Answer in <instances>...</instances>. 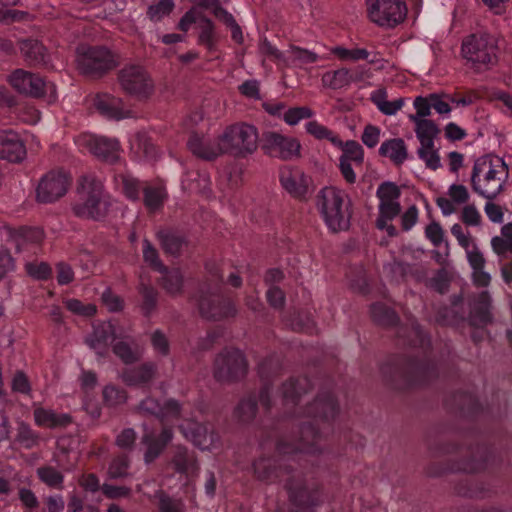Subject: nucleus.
<instances>
[{"mask_svg":"<svg viewBox=\"0 0 512 512\" xmlns=\"http://www.w3.org/2000/svg\"><path fill=\"white\" fill-rule=\"evenodd\" d=\"M210 281L202 290L198 302L201 316L208 320L220 321L237 315L235 303L229 297L219 294V285L223 282V276L217 271L211 274Z\"/></svg>","mask_w":512,"mask_h":512,"instance_id":"obj_6","label":"nucleus"},{"mask_svg":"<svg viewBox=\"0 0 512 512\" xmlns=\"http://www.w3.org/2000/svg\"><path fill=\"white\" fill-rule=\"evenodd\" d=\"M255 475L258 479L263 481H273L274 479H284L290 475V470L279 468L276 470L273 468L272 459L270 458H260L256 460L253 464Z\"/></svg>","mask_w":512,"mask_h":512,"instance_id":"obj_32","label":"nucleus"},{"mask_svg":"<svg viewBox=\"0 0 512 512\" xmlns=\"http://www.w3.org/2000/svg\"><path fill=\"white\" fill-rule=\"evenodd\" d=\"M52 461L56 464V468L60 471L71 472L75 469L76 463L71 460L69 451L64 447H59L57 451L54 452Z\"/></svg>","mask_w":512,"mask_h":512,"instance_id":"obj_55","label":"nucleus"},{"mask_svg":"<svg viewBox=\"0 0 512 512\" xmlns=\"http://www.w3.org/2000/svg\"><path fill=\"white\" fill-rule=\"evenodd\" d=\"M94 106L108 118L119 120L130 116V111L124 107L122 99L110 94H98L94 99Z\"/></svg>","mask_w":512,"mask_h":512,"instance_id":"obj_25","label":"nucleus"},{"mask_svg":"<svg viewBox=\"0 0 512 512\" xmlns=\"http://www.w3.org/2000/svg\"><path fill=\"white\" fill-rule=\"evenodd\" d=\"M37 477L46 486L61 490L63 489L64 474L52 465H42L36 470Z\"/></svg>","mask_w":512,"mask_h":512,"instance_id":"obj_36","label":"nucleus"},{"mask_svg":"<svg viewBox=\"0 0 512 512\" xmlns=\"http://www.w3.org/2000/svg\"><path fill=\"white\" fill-rule=\"evenodd\" d=\"M384 378L397 389L428 381L435 374L432 363L418 360H401L381 367Z\"/></svg>","mask_w":512,"mask_h":512,"instance_id":"obj_4","label":"nucleus"},{"mask_svg":"<svg viewBox=\"0 0 512 512\" xmlns=\"http://www.w3.org/2000/svg\"><path fill=\"white\" fill-rule=\"evenodd\" d=\"M143 259L154 270L159 272L166 271V266L160 260L158 251L148 239L143 240Z\"/></svg>","mask_w":512,"mask_h":512,"instance_id":"obj_51","label":"nucleus"},{"mask_svg":"<svg viewBox=\"0 0 512 512\" xmlns=\"http://www.w3.org/2000/svg\"><path fill=\"white\" fill-rule=\"evenodd\" d=\"M490 308L491 298L487 291L481 292L470 307L467 321L469 326L476 330L471 334L472 340L475 343L483 339V332L479 333L478 330H483L487 325L493 322Z\"/></svg>","mask_w":512,"mask_h":512,"instance_id":"obj_17","label":"nucleus"},{"mask_svg":"<svg viewBox=\"0 0 512 512\" xmlns=\"http://www.w3.org/2000/svg\"><path fill=\"white\" fill-rule=\"evenodd\" d=\"M113 353L126 365L138 362L142 358V352L132 337L117 339L112 346Z\"/></svg>","mask_w":512,"mask_h":512,"instance_id":"obj_28","label":"nucleus"},{"mask_svg":"<svg viewBox=\"0 0 512 512\" xmlns=\"http://www.w3.org/2000/svg\"><path fill=\"white\" fill-rule=\"evenodd\" d=\"M415 124V133L420 145L431 146L434 139L440 132L438 126L432 120H421L413 122Z\"/></svg>","mask_w":512,"mask_h":512,"instance_id":"obj_37","label":"nucleus"},{"mask_svg":"<svg viewBox=\"0 0 512 512\" xmlns=\"http://www.w3.org/2000/svg\"><path fill=\"white\" fill-rule=\"evenodd\" d=\"M257 413V401L254 397L249 396L240 401L235 409V416L243 423L252 421Z\"/></svg>","mask_w":512,"mask_h":512,"instance_id":"obj_44","label":"nucleus"},{"mask_svg":"<svg viewBox=\"0 0 512 512\" xmlns=\"http://www.w3.org/2000/svg\"><path fill=\"white\" fill-rule=\"evenodd\" d=\"M163 277L161 278V286L170 295H179L182 293L183 288V274L177 269L169 270L166 267V271L161 272Z\"/></svg>","mask_w":512,"mask_h":512,"instance_id":"obj_38","label":"nucleus"},{"mask_svg":"<svg viewBox=\"0 0 512 512\" xmlns=\"http://www.w3.org/2000/svg\"><path fill=\"white\" fill-rule=\"evenodd\" d=\"M187 147L195 157L205 161H214L224 155L219 135L212 140L193 132L188 138Z\"/></svg>","mask_w":512,"mask_h":512,"instance_id":"obj_20","label":"nucleus"},{"mask_svg":"<svg viewBox=\"0 0 512 512\" xmlns=\"http://www.w3.org/2000/svg\"><path fill=\"white\" fill-rule=\"evenodd\" d=\"M414 107L416 114L409 115V119L412 122L426 120L425 117L431 114L432 102L430 96L428 98L418 96L414 100Z\"/></svg>","mask_w":512,"mask_h":512,"instance_id":"obj_56","label":"nucleus"},{"mask_svg":"<svg viewBox=\"0 0 512 512\" xmlns=\"http://www.w3.org/2000/svg\"><path fill=\"white\" fill-rule=\"evenodd\" d=\"M137 411L144 416H154L159 419L161 412V403L152 397H147L142 400L137 406Z\"/></svg>","mask_w":512,"mask_h":512,"instance_id":"obj_61","label":"nucleus"},{"mask_svg":"<svg viewBox=\"0 0 512 512\" xmlns=\"http://www.w3.org/2000/svg\"><path fill=\"white\" fill-rule=\"evenodd\" d=\"M372 319L382 326H393L398 322L397 314L384 304L376 303L371 306Z\"/></svg>","mask_w":512,"mask_h":512,"instance_id":"obj_40","label":"nucleus"},{"mask_svg":"<svg viewBox=\"0 0 512 512\" xmlns=\"http://www.w3.org/2000/svg\"><path fill=\"white\" fill-rule=\"evenodd\" d=\"M9 84L20 94L32 98L43 97L47 90L54 95L56 88L53 83L46 84L44 79L24 69L14 70L8 77Z\"/></svg>","mask_w":512,"mask_h":512,"instance_id":"obj_14","label":"nucleus"},{"mask_svg":"<svg viewBox=\"0 0 512 512\" xmlns=\"http://www.w3.org/2000/svg\"><path fill=\"white\" fill-rule=\"evenodd\" d=\"M26 270L30 276L39 280H46L52 274L51 267L45 262H41L39 264L28 263L26 265Z\"/></svg>","mask_w":512,"mask_h":512,"instance_id":"obj_64","label":"nucleus"},{"mask_svg":"<svg viewBox=\"0 0 512 512\" xmlns=\"http://www.w3.org/2000/svg\"><path fill=\"white\" fill-rule=\"evenodd\" d=\"M370 20L379 26L394 27L401 23L407 8L401 0H366Z\"/></svg>","mask_w":512,"mask_h":512,"instance_id":"obj_13","label":"nucleus"},{"mask_svg":"<svg viewBox=\"0 0 512 512\" xmlns=\"http://www.w3.org/2000/svg\"><path fill=\"white\" fill-rule=\"evenodd\" d=\"M509 169L500 158L481 157L473 165L471 188L479 196L494 200L504 191Z\"/></svg>","mask_w":512,"mask_h":512,"instance_id":"obj_2","label":"nucleus"},{"mask_svg":"<svg viewBox=\"0 0 512 512\" xmlns=\"http://www.w3.org/2000/svg\"><path fill=\"white\" fill-rule=\"evenodd\" d=\"M118 82L122 90L139 99H148L154 93V82L140 65H126L118 72Z\"/></svg>","mask_w":512,"mask_h":512,"instance_id":"obj_12","label":"nucleus"},{"mask_svg":"<svg viewBox=\"0 0 512 512\" xmlns=\"http://www.w3.org/2000/svg\"><path fill=\"white\" fill-rule=\"evenodd\" d=\"M136 438L137 435L134 429L126 428L117 435L115 444L122 450H132L135 445Z\"/></svg>","mask_w":512,"mask_h":512,"instance_id":"obj_63","label":"nucleus"},{"mask_svg":"<svg viewBox=\"0 0 512 512\" xmlns=\"http://www.w3.org/2000/svg\"><path fill=\"white\" fill-rule=\"evenodd\" d=\"M289 53L291 63L296 66L315 63L319 58L316 53L294 45L290 46Z\"/></svg>","mask_w":512,"mask_h":512,"instance_id":"obj_48","label":"nucleus"},{"mask_svg":"<svg viewBox=\"0 0 512 512\" xmlns=\"http://www.w3.org/2000/svg\"><path fill=\"white\" fill-rule=\"evenodd\" d=\"M379 153L384 157H388L397 166L403 164L408 158L406 144L401 138L384 141L379 148Z\"/></svg>","mask_w":512,"mask_h":512,"instance_id":"obj_29","label":"nucleus"},{"mask_svg":"<svg viewBox=\"0 0 512 512\" xmlns=\"http://www.w3.org/2000/svg\"><path fill=\"white\" fill-rule=\"evenodd\" d=\"M493 251L501 258L512 256V223L505 224L501 228V235L491 239Z\"/></svg>","mask_w":512,"mask_h":512,"instance_id":"obj_35","label":"nucleus"},{"mask_svg":"<svg viewBox=\"0 0 512 512\" xmlns=\"http://www.w3.org/2000/svg\"><path fill=\"white\" fill-rule=\"evenodd\" d=\"M182 407L179 401L175 399H167L161 404V412L159 414V420L161 422H168L178 420L181 417Z\"/></svg>","mask_w":512,"mask_h":512,"instance_id":"obj_50","label":"nucleus"},{"mask_svg":"<svg viewBox=\"0 0 512 512\" xmlns=\"http://www.w3.org/2000/svg\"><path fill=\"white\" fill-rule=\"evenodd\" d=\"M144 204L150 211H155L162 206L165 192L162 188L147 186L143 188Z\"/></svg>","mask_w":512,"mask_h":512,"instance_id":"obj_46","label":"nucleus"},{"mask_svg":"<svg viewBox=\"0 0 512 512\" xmlns=\"http://www.w3.org/2000/svg\"><path fill=\"white\" fill-rule=\"evenodd\" d=\"M174 7L175 3L173 0H159L148 7L147 16L151 21H160L165 16H168Z\"/></svg>","mask_w":512,"mask_h":512,"instance_id":"obj_47","label":"nucleus"},{"mask_svg":"<svg viewBox=\"0 0 512 512\" xmlns=\"http://www.w3.org/2000/svg\"><path fill=\"white\" fill-rule=\"evenodd\" d=\"M316 208L333 232L347 230L350 225V200L344 190L326 186L315 197Z\"/></svg>","mask_w":512,"mask_h":512,"instance_id":"obj_3","label":"nucleus"},{"mask_svg":"<svg viewBox=\"0 0 512 512\" xmlns=\"http://www.w3.org/2000/svg\"><path fill=\"white\" fill-rule=\"evenodd\" d=\"M103 399L108 406L115 407L126 402L127 394L124 389L115 385H107L103 389Z\"/></svg>","mask_w":512,"mask_h":512,"instance_id":"obj_52","label":"nucleus"},{"mask_svg":"<svg viewBox=\"0 0 512 512\" xmlns=\"http://www.w3.org/2000/svg\"><path fill=\"white\" fill-rule=\"evenodd\" d=\"M401 195L399 187L393 182H383L379 185L376 196L379 199V205H388L398 201Z\"/></svg>","mask_w":512,"mask_h":512,"instance_id":"obj_43","label":"nucleus"},{"mask_svg":"<svg viewBox=\"0 0 512 512\" xmlns=\"http://www.w3.org/2000/svg\"><path fill=\"white\" fill-rule=\"evenodd\" d=\"M79 72L87 77L99 78L116 67L114 55L102 46H79L76 51Z\"/></svg>","mask_w":512,"mask_h":512,"instance_id":"obj_10","label":"nucleus"},{"mask_svg":"<svg viewBox=\"0 0 512 512\" xmlns=\"http://www.w3.org/2000/svg\"><path fill=\"white\" fill-rule=\"evenodd\" d=\"M355 78L356 76H352V73H350V69L343 67L325 72L321 81L324 87L337 90L350 85Z\"/></svg>","mask_w":512,"mask_h":512,"instance_id":"obj_34","label":"nucleus"},{"mask_svg":"<svg viewBox=\"0 0 512 512\" xmlns=\"http://www.w3.org/2000/svg\"><path fill=\"white\" fill-rule=\"evenodd\" d=\"M262 150L270 157L290 160L300 153L301 145L295 139L278 132L267 131L262 135Z\"/></svg>","mask_w":512,"mask_h":512,"instance_id":"obj_15","label":"nucleus"},{"mask_svg":"<svg viewBox=\"0 0 512 512\" xmlns=\"http://www.w3.org/2000/svg\"><path fill=\"white\" fill-rule=\"evenodd\" d=\"M248 364L243 353L234 348L222 350L214 360L213 375L223 383L236 382L247 374Z\"/></svg>","mask_w":512,"mask_h":512,"instance_id":"obj_11","label":"nucleus"},{"mask_svg":"<svg viewBox=\"0 0 512 512\" xmlns=\"http://www.w3.org/2000/svg\"><path fill=\"white\" fill-rule=\"evenodd\" d=\"M117 339L114 326L111 323H104L94 328L92 335L86 339V343L103 356L107 353L108 344Z\"/></svg>","mask_w":512,"mask_h":512,"instance_id":"obj_26","label":"nucleus"},{"mask_svg":"<svg viewBox=\"0 0 512 512\" xmlns=\"http://www.w3.org/2000/svg\"><path fill=\"white\" fill-rule=\"evenodd\" d=\"M460 219L467 226H480L482 222L481 214L474 204L463 207Z\"/></svg>","mask_w":512,"mask_h":512,"instance_id":"obj_62","label":"nucleus"},{"mask_svg":"<svg viewBox=\"0 0 512 512\" xmlns=\"http://www.w3.org/2000/svg\"><path fill=\"white\" fill-rule=\"evenodd\" d=\"M306 131L318 140L327 139L335 146H342V141L333 131L315 120L306 124Z\"/></svg>","mask_w":512,"mask_h":512,"instance_id":"obj_42","label":"nucleus"},{"mask_svg":"<svg viewBox=\"0 0 512 512\" xmlns=\"http://www.w3.org/2000/svg\"><path fill=\"white\" fill-rule=\"evenodd\" d=\"M199 21L200 34L198 37V43L206 46L207 49L212 50L217 42L215 26L206 16H200Z\"/></svg>","mask_w":512,"mask_h":512,"instance_id":"obj_41","label":"nucleus"},{"mask_svg":"<svg viewBox=\"0 0 512 512\" xmlns=\"http://www.w3.org/2000/svg\"><path fill=\"white\" fill-rule=\"evenodd\" d=\"M284 482L290 501L299 510L305 511L323 503L322 487L313 477L301 473H292L291 471Z\"/></svg>","mask_w":512,"mask_h":512,"instance_id":"obj_7","label":"nucleus"},{"mask_svg":"<svg viewBox=\"0 0 512 512\" xmlns=\"http://www.w3.org/2000/svg\"><path fill=\"white\" fill-rule=\"evenodd\" d=\"M418 156L425 162L427 168L431 170H437L441 167L440 156L434 148V143L431 146L420 145Z\"/></svg>","mask_w":512,"mask_h":512,"instance_id":"obj_54","label":"nucleus"},{"mask_svg":"<svg viewBox=\"0 0 512 512\" xmlns=\"http://www.w3.org/2000/svg\"><path fill=\"white\" fill-rule=\"evenodd\" d=\"M116 181L118 185L121 186L122 192L125 196L133 201L139 199L140 193V183L137 179L133 178L130 175L119 174L116 176Z\"/></svg>","mask_w":512,"mask_h":512,"instance_id":"obj_45","label":"nucleus"},{"mask_svg":"<svg viewBox=\"0 0 512 512\" xmlns=\"http://www.w3.org/2000/svg\"><path fill=\"white\" fill-rule=\"evenodd\" d=\"M308 389L309 380L306 377L290 378L280 388L283 406L302 419L297 444L281 439L277 444V452L280 455L295 452L319 453V442L330 430L339 413L338 402L330 392H321L305 407L297 408L301 397Z\"/></svg>","mask_w":512,"mask_h":512,"instance_id":"obj_1","label":"nucleus"},{"mask_svg":"<svg viewBox=\"0 0 512 512\" xmlns=\"http://www.w3.org/2000/svg\"><path fill=\"white\" fill-rule=\"evenodd\" d=\"M82 201L73 206L77 217L91 220L103 219L109 210V202L104 196V187L101 181L93 178H83Z\"/></svg>","mask_w":512,"mask_h":512,"instance_id":"obj_8","label":"nucleus"},{"mask_svg":"<svg viewBox=\"0 0 512 512\" xmlns=\"http://www.w3.org/2000/svg\"><path fill=\"white\" fill-rule=\"evenodd\" d=\"M65 307L74 314L81 316H93L96 313V306L93 304H83L78 299H67L64 301Z\"/></svg>","mask_w":512,"mask_h":512,"instance_id":"obj_58","label":"nucleus"},{"mask_svg":"<svg viewBox=\"0 0 512 512\" xmlns=\"http://www.w3.org/2000/svg\"><path fill=\"white\" fill-rule=\"evenodd\" d=\"M171 462L175 471L180 474L193 476L196 475L199 470L195 453L183 446H177L175 448Z\"/></svg>","mask_w":512,"mask_h":512,"instance_id":"obj_27","label":"nucleus"},{"mask_svg":"<svg viewBox=\"0 0 512 512\" xmlns=\"http://www.w3.org/2000/svg\"><path fill=\"white\" fill-rule=\"evenodd\" d=\"M157 239L165 253L177 256L187 246V242L179 233L171 230H161L157 232Z\"/></svg>","mask_w":512,"mask_h":512,"instance_id":"obj_31","label":"nucleus"},{"mask_svg":"<svg viewBox=\"0 0 512 512\" xmlns=\"http://www.w3.org/2000/svg\"><path fill=\"white\" fill-rule=\"evenodd\" d=\"M19 48L25 61L31 65H42L47 62L46 49L38 40H22Z\"/></svg>","mask_w":512,"mask_h":512,"instance_id":"obj_30","label":"nucleus"},{"mask_svg":"<svg viewBox=\"0 0 512 512\" xmlns=\"http://www.w3.org/2000/svg\"><path fill=\"white\" fill-rule=\"evenodd\" d=\"M184 436L202 450L211 449L218 441V435L209 424L190 422L181 427Z\"/></svg>","mask_w":512,"mask_h":512,"instance_id":"obj_21","label":"nucleus"},{"mask_svg":"<svg viewBox=\"0 0 512 512\" xmlns=\"http://www.w3.org/2000/svg\"><path fill=\"white\" fill-rule=\"evenodd\" d=\"M34 419L37 425L46 428L66 427L71 423L67 414H57L52 410L37 408L34 410Z\"/></svg>","mask_w":512,"mask_h":512,"instance_id":"obj_33","label":"nucleus"},{"mask_svg":"<svg viewBox=\"0 0 512 512\" xmlns=\"http://www.w3.org/2000/svg\"><path fill=\"white\" fill-rule=\"evenodd\" d=\"M461 51L467 64L478 72L496 63V41L487 33L472 34L465 38Z\"/></svg>","mask_w":512,"mask_h":512,"instance_id":"obj_9","label":"nucleus"},{"mask_svg":"<svg viewBox=\"0 0 512 512\" xmlns=\"http://www.w3.org/2000/svg\"><path fill=\"white\" fill-rule=\"evenodd\" d=\"M172 438L173 431L170 427L166 426L163 427L159 436H154L152 433L143 435L142 442L147 446L144 461L149 464L157 459Z\"/></svg>","mask_w":512,"mask_h":512,"instance_id":"obj_24","label":"nucleus"},{"mask_svg":"<svg viewBox=\"0 0 512 512\" xmlns=\"http://www.w3.org/2000/svg\"><path fill=\"white\" fill-rule=\"evenodd\" d=\"M70 185L69 176L60 170L46 173L39 181L36 197L39 202L51 203L64 196Z\"/></svg>","mask_w":512,"mask_h":512,"instance_id":"obj_16","label":"nucleus"},{"mask_svg":"<svg viewBox=\"0 0 512 512\" xmlns=\"http://www.w3.org/2000/svg\"><path fill=\"white\" fill-rule=\"evenodd\" d=\"M223 153L235 158H246L258 149V130L255 126L237 122L226 126L219 134Z\"/></svg>","mask_w":512,"mask_h":512,"instance_id":"obj_5","label":"nucleus"},{"mask_svg":"<svg viewBox=\"0 0 512 512\" xmlns=\"http://www.w3.org/2000/svg\"><path fill=\"white\" fill-rule=\"evenodd\" d=\"M139 291L143 298L142 309L148 315L156 307L158 292L153 287L144 284H141Z\"/></svg>","mask_w":512,"mask_h":512,"instance_id":"obj_57","label":"nucleus"},{"mask_svg":"<svg viewBox=\"0 0 512 512\" xmlns=\"http://www.w3.org/2000/svg\"><path fill=\"white\" fill-rule=\"evenodd\" d=\"M80 146L97 158L108 163H115L119 159V143L116 139L104 136L82 135L78 139Z\"/></svg>","mask_w":512,"mask_h":512,"instance_id":"obj_18","label":"nucleus"},{"mask_svg":"<svg viewBox=\"0 0 512 512\" xmlns=\"http://www.w3.org/2000/svg\"><path fill=\"white\" fill-rule=\"evenodd\" d=\"M332 52L341 60H365L369 56V52L363 48L346 49L336 47Z\"/></svg>","mask_w":512,"mask_h":512,"instance_id":"obj_60","label":"nucleus"},{"mask_svg":"<svg viewBox=\"0 0 512 512\" xmlns=\"http://www.w3.org/2000/svg\"><path fill=\"white\" fill-rule=\"evenodd\" d=\"M379 215L376 220V227H386V223L393 220L401 212V205L399 201L393 202L388 205H379Z\"/></svg>","mask_w":512,"mask_h":512,"instance_id":"obj_49","label":"nucleus"},{"mask_svg":"<svg viewBox=\"0 0 512 512\" xmlns=\"http://www.w3.org/2000/svg\"><path fill=\"white\" fill-rule=\"evenodd\" d=\"M342 149V155L339 158L340 160H346V162L354 163L356 167H361L364 161V151L361 145L353 140L347 141L345 143L342 142V146H339Z\"/></svg>","mask_w":512,"mask_h":512,"instance_id":"obj_39","label":"nucleus"},{"mask_svg":"<svg viewBox=\"0 0 512 512\" xmlns=\"http://www.w3.org/2000/svg\"><path fill=\"white\" fill-rule=\"evenodd\" d=\"M129 458L126 455H119L115 457L109 467L107 474L111 479L124 478L128 475Z\"/></svg>","mask_w":512,"mask_h":512,"instance_id":"obj_53","label":"nucleus"},{"mask_svg":"<svg viewBox=\"0 0 512 512\" xmlns=\"http://www.w3.org/2000/svg\"><path fill=\"white\" fill-rule=\"evenodd\" d=\"M311 179L301 169L284 167L280 170V183L292 197L304 200L309 193Z\"/></svg>","mask_w":512,"mask_h":512,"instance_id":"obj_19","label":"nucleus"},{"mask_svg":"<svg viewBox=\"0 0 512 512\" xmlns=\"http://www.w3.org/2000/svg\"><path fill=\"white\" fill-rule=\"evenodd\" d=\"M313 116V111L308 107H294L287 110L284 114V121L289 125H296L302 119H309Z\"/></svg>","mask_w":512,"mask_h":512,"instance_id":"obj_59","label":"nucleus"},{"mask_svg":"<svg viewBox=\"0 0 512 512\" xmlns=\"http://www.w3.org/2000/svg\"><path fill=\"white\" fill-rule=\"evenodd\" d=\"M26 156V149L19 135L12 131H0V159L20 162Z\"/></svg>","mask_w":512,"mask_h":512,"instance_id":"obj_23","label":"nucleus"},{"mask_svg":"<svg viewBox=\"0 0 512 512\" xmlns=\"http://www.w3.org/2000/svg\"><path fill=\"white\" fill-rule=\"evenodd\" d=\"M158 375V365L147 361L133 368H126L121 373L122 381L128 386H150Z\"/></svg>","mask_w":512,"mask_h":512,"instance_id":"obj_22","label":"nucleus"}]
</instances>
